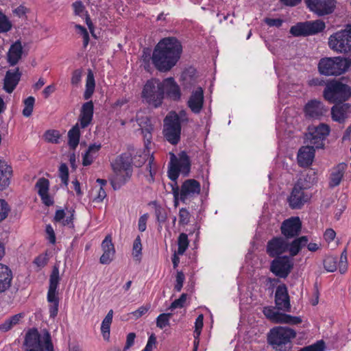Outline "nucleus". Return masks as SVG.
<instances>
[{"mask_svg": "<svg viewBox=\"0 0 351 351\" xmlns=\"http://www.w3.org/2000/svg\"><path fill=\"white\" fill-rule=\"evenodd\" d=\"M171 313H162L159 315L156 319L157 327L162 329L166 326H169V319L171 318Z\"/></svg>", "mask_w": 351, "mask_h": 351, "instance_id": "nucleus-50", "label": "nucleus"}, {"mask_svg": "<svg viewBox=\"0 0 351 351\" xmlns=\"http://www.w3.org/2000/svg\"><path fill=\"white\" fill-rule=\"evenodd\" d=\"M326 28V23L321 19L306 21L297 23L291 27L289 32L293 36H308L322 32Z\"/></svg>", "mask_w": 351, "mask_h": 351, "instance_id": "nucleus-7", "label": "nucleus"}, {"mask_svg": "<svg viewBox=\"0 0 351 351\" xmlns=\"http://www.w3.org/2000/svg\"><path fill=\"white\" fill-rule=\"evenodd\" d=\"M142 244L140 236H137L133 243V255L138 258L141 255Z\"/></svg>", "mask_w": 351, "mask_h": 351, "instance_id": "nucleus-58", "label": "nucleus"}, {"mask_svg": "<svg viewBox=\"0 0 351 351\" xmlns=\"http://www.w3.org/2000/svg\"><path fill=\"white\" fill-rule=\"evenodd\" d=\"M23 53V46L21 42L18 40L11 45L8 52V61L11 66H14L21 58Z\"/></svg>", "mask_w": 351, "mask_h": 351, "instance_id": "nucleus-30", "label": "nucleus"}, {"mask_svg": "<svg viewBox=\"0 0 351 351\" xmlns=\"http://www.w3.org/2000/svg\"><path fill=\"white\" fill-rule=\"evenodd\" d=\"M328 47L334 51L340 53H348L351 51V24L346 28L339 30L328 38Z\"/></svg>", "mask_w": 351, "mask_h": 351, "instance_id": "nucleus-5", "label": "nucleus"}, {"mask_svg": "<svg viewBox=\"0 0 351 351\" xmlns=\"http://www.w3.org/2000/svg\"><path fill=\"white\" fill-rule=\"evenodd\" d=\"M173 160H171L168 170V176L172 181L178 180L180 173L184 176H188L191 171V160L185 152H181L178 154V158L173 154Z\"/></svg>", "mask_w": 351, "mask_h": 351, "instance_id": "nucleus-8", "label": "nucleus"}, {"mask_svg": "<svg viewBox=\"0 0 351 351\" xmlns=\"http://www.w3.org/2000/svg\"><path fill=\"white\" fill-rule=\"evenodd\" d=\"M12 28V23L8 17L0 12V33H5Z\"/></svg>", "mask_w": 351, "mask_h": 351, "instance_id": "nucleus-51", "label": "nucleus"}, {"mask_svg": "<svg viewBox=\"0 0 351 351\" xmlns=\"http://www.w3.org/2000/svg\"><path fill=\"white\" fill-rule=\"evenodd\" d=\"M203 320L204 316L202 314L199 315L196 318L194 330V333L195 334V339H197L201 334V331L204 326Z\"/></svg>", "mask_w": 351, "mask_h": 351, "instance_id": "nucleus-56", "label": "nucleus"}, {"mask_svg": "<svg viewBox=\"0 0 351 351\" xmlns=\"http://www.w3.org/2000/svg\"><path fill=\"white\" fill-rule=\"evenodd\" d=\"M176 119H169L166 116L164 119L163 135L165 138L171 145H176L180 141L181 125L177 123Z\"/></svg>", "mask_w": 351, "mask_h": 351, "instance_id": "nucleus-13", "label": "nucleus"}, {"mask_svg": "<svg viewBox=\"0 0 351 351\" xmlns=\"http://www.w3.org/2000/svg\"><path fill=\"white\" fill-rule=\"evenodd\" d=\"M94 106L92 101L84 103L80 111V121L82 128H86L91 122L93 117Z\"/></svg>", "mask_w": 351, "mask_h": 351, "instance_id": "nucleus-28", "label": "nucleus"}, {"mask_svg": "<svg viewBox=\"0 0 351 351\" xmlns=\"http://www.w3.org/2000/svg\"><path fill=\"white\" fill-rule=\"evenodd\" d=\"M35 187L38 189V193L39 195H43V193H47L49 192V181L45 178H39L35 185Z\"/></svg>", "mask_w": 351, "mask_h": 351, "instance_id": "nucleus-47", "label": "nucleus"}, {"mask_svg": "<svg viewBox=\"0 0 351 351\" xmlns=\"http://www.w3.org/2000/svg\"><path fill=\"white\" fill-rule=\"evenodd\" d=\"M59 176L62 182L66 186L69 184V169L65 163H62L59 167Z\"/></svg>", "mask_w": 351, "mask_h": 351, "instance_id": "nucleus-54", "label": "nucleus"}, {"mask_svg": "<svg viewBox=\"0 0 351 351\" xmlns=\"http://www.w3.org/2000/svg\"><path fill=\"white\" fill-rule=\"evenodd\" d=\"M180 82L184 88L194 86L195 88H202L203 84H199L201 75L193 66L186 68L181 73Z\"/></svg>", "mask_w": 351, "mask_h": 351, "instance_id": "nucleus-17", "label": "nucleus"}, {"mask_svg": "<svg viewBox=\"0 0 351 351\" xmlns=\"http://www.w3.org/2000/svg\"><path fill=\"white\" fill-rule=\"evenodd\" d=\"M190 214L189 211L184 208H182L179 212V223L182 225H186L189 222Z\"/></svg>", "mask_w": 351, "mask_h": 351, "instance_id": "nucleus-59", "label": "nucleus"}, {"mask_svg": "<svg viewBox=\"0 0 351 351\" xmlns=\"http://www.w3.org/2000/svg\"><path fill=\"white\" fill-rule=\"evenodd\" d=\"M10 212V207L8 202L4 199H0V222L8 217Z\"/></svg>", "mask_w": 351, "mask_h": 351, "instance_id": "nucleus-53", "label": "nucleus"}, {"mask_svg": "<svg viewBox=\"0 0 351 351\" xmlns=\"http://www.w3.org/2000/svg\"><path fill=\"white\" fill-rule=\"evenodd\" d=\"M45 140L51 143L58 144L61 134L59 131L56 130H49L45 133Z\"/></svg>", "mask_w": 351, "mask_h": 351, "instance_id": "nucleus-48", "label": "nucleus"}, {"mask_svg": "<svg viewBox=\"0 0 351 351\" xmlns=\"http://www.w3.org/2000/svg\"><path fill=\"white\" fill-rule=\"evenodd\" d=\"M139 125L141 126V133L144 138L145 146L147 147L148 144L151 143L152 138V132L154 130L153 125L150 119L146 117L143 121L140 123Z\"/></svg>", "mask_w": 351, "mask_h": 351, "instance_id": "nucleus-35", "label": "nucleus"}, {"mask_svg": "<svg viewBox=\"0 0 351 351\" xmlns=\"http://www.w3.org/2000/svg\"><path fill=\"white\" fill-rule=\"evenodd\" d=\"M302 223L298 217H292L285 219L281 224L280 231L287 240L293 239L301 232Z\"/></svg>", "mask_w": 351, "mask_h": 351, "instance_id": "nucleus-14", "label": "nucleus"}, {"mask_svg": "<svg viewBox=\"0 0 351 351\" xmlns=\"http://www.w3.org/2000/svg\"><path fill=\"white\" fill-rule=\"evenodd\" d=\"M75 28L78 30V33L82 36L83 38V47L86 48L88 45L90 38L87 29L82 25L76 24Z\"/></svg>", "mask_w": 351, "mask_h": 351, "instance_id": "nucleus-55", "label": "nucleus"}, {"mask_svg": "<svg viewBox=\"0 0 351 351\" xmlns=\"http://www.w3.org/2000/svg\"><path fill=\"white\" fill-rule=\"evenodd\" d=\"M330 127L325 123L318 125H309L308 132L305 134V141L316 149H322L324 146V141L330 134Z\"/></svg>", "mask_w": 351, "mask_h": 351, "instance_id": "nucleus-9", "label": "nucleus"}, {"mask_svg": "<svg viewBox=\"0 0 351 351\" xmlns=\"http://www.w3.org/2000/svg\"><path fill=\"white\" fill-rule=\"evenodd\" d=\"M278 324H288L290 325H297L302 323L300 317L292 316L286 313H281Z\"/></svg>", "mask_w": 351, "mask_h": 351, "instance_id": "nucleus-43", "label": "nucleus"}, {"mask_svg": "<svg viewBox=\"0 0 351 351\" xmlns=\"http://www.w3.org/2000/svg\"><path fill=\"white\" fill-rule=\"evenodd\" d=\"M315 149L313 145L302 146L298 154V163L300 167H308L313 161L315 157Z\"/></svg>", "mask_w": 351, "mask_h": 351, "instance_id": "nucleus-24", "label": "nucleus"}, {"mask_svg": "<svg viewBox=\"0 0 351 351\" xmlns=\"http://www.w3.org/2000/svg\"><path fill=\"white\" fill-rule=\"evenodd\" d=\"M200 191L201 186L198 181L194 179L186 180L181 186L180 199L185 202L187 199L199 195Z\"/></svg>", "mask_w": 351, "mask_h": 351, "instance_id": "nucleus-19", "label": "nucleus"}, {"mask_svg": "<svg viewBox=\"0 0 351 351\" xmlns=\"http://www.w3.org/2000/svg\"><path fill=\"white\" fill-rule=\"evenodd\" d=\"M337 259L333 256H328L324 260V267L327 271L333 272L337 267Z\"/></svg>", "mask_w": 351, "mask_h": 351, "instance_id": "nucleus-49", "label": "nucleus"}, {"mask_svg": "<svg viewBox=\"0 0 351 351\" xmlns=\"http://www.w3.org/2000/svg\"><path fill=\"white\" fill-rule=\"evenodd\" d=\"M287 239L282 237H276L267 242L266 251L270 257L281 256L287 252Z\"/></svg>", "mask_w": 351, "mask_h": 351, "instance_id": "nucleus-16", "label": "nucleus"}, {"mask_svg": "<svg viewBox=\"0 0 351 351\" xmlns=\"http://www.w3.org/2000/svg\"><path fill=\"white\" fill-rule=\"evenodd\" d=\"M309 9L318 16H324L333 12L336 0H305Z\"/></svg>", "mask_w": 351, "mask_h": 351, "instance_id": "nucleus-15", "label": "nucleus"}, {"mask_svg": "<svg viewBox=\"0 0 351 351\" xmlns=\"http://www.w3.org/2000/svg\"><path fill=\"white\" fill-rule=\"evenodd\" d=\"M204 103L203 89H198L191 93L187 101V106L193 113L198 114L203 109Z\"/></svg>", "mask_w": 351, "mask_h": 351, "instance_id": "nucleus-23", "label": "nucleus"}, {"mask_svg": "<svg viewBox=\"0 0 351 351\" xmlns=\"http://www.w3.org/2000/svg\"><path fill=\"white\" fill-rule=\"evenodd\" d=\"M68 145L70 149L75 150L77 147L80 138V131L78 126V124L74 125L69 132H68Z\"/></svg>", "mask_w": 351, "mask_h": 351, "instance_id": "nucleus-37", "label": "nucleus"}, {"mask_svg": "<svg viewBox=\"0 0 351 351\" xmlns=\"http://www.w3.org/2000/svg\"><path fill=\"white\" fill-rule=\"evenodd\" d=\"M154 50L149 47H145L143 49L142 56L141 58V66L147 72H151L152 67L151 61L153 63Z\"/></svg>", "mask_w": 351, "mask_h": 351, "instance_id": "nucleus-36", "label": "nucleus"}, {"mask_svg": "<svg viewBox=\"0 0 351 351\" xmlns=\"http://www.w3.org/2000/svg\"><path fill=\"white\" fill-rule=\"evenodd\" d=\"M347 165L341 162L335 166L330 175L328 186L331 189L340 184L346 169Z\"/></svg>", "mask_w": 351, "mask_h": 351, "instance_id": "nucleus-27", "label": "nucleus"}, {"mask_svg": "<svg viewBox=\"0 0 351 351\" xmlns=\"http://www.w3.org/2000/svg\"><path fill=\"white\" fill-rule=\"evenodd\" d=\"M143 88H180L173 77H170L162 82L156 78L147 80Z\"/></svg>", "mask_w": 351, "mask_h": 351, "instance_id": "nucleus-31", "label": "nucleus"}, {"mask_svg": "<svg viewBox=\"0 0 351 351\" xmlns=\"http://www.w3.org/2000/svg\"><path fill=\"white\" fill-rule=\"evenodd\" d=\"M350 108L349 104H343L341 105H335L331 108L332 119L335 121L340 123H343L347 117L346 114Z\"/></svg>", "mask_w": 351, "mask_h": 351, "instance_id": "nucleus-33", "label": "nucleus"}, {"mask_svg": "<svg viewBox=\"0 0 351 351\" xmlns=\"http://www.w3.org/2000/svg\"><path fill=\"white\" fill-rule=\"evenodd\" d=\"M166 94L167 97L173 101H178L181 97L180 89H167Z\"/></svg>", "mask_w": 351, "mask_h": 351, "instance_id": "nucleus-60", "label": "nucleus"}, {"mask_svg": "<svg viewBox=\"0 0 351 351\" xmlns=\"http://www.w3.org/2000/svg\"><path fill=\"white\" fill-rule=\"evenodd\" d=\"M270 271L277 277L286 278L293 267V260L287 256L274 257Z\"/></svg>", "mask_w": 351, "mask_h": 351, "instance_id": "nucleus-12", "label": "nucleus"}, {"mask_svg": "<svg viewBox=\"0 0 351 351\" xmlns=\"http://www.w3.org/2000/svg\"><path fill=\"white\" fill-rule=\"evenodd\" d=\"M132 162V154L125 152L119 156L112 163L115 176L110 180V184L114 190L119 189L131 177Z\"/></svg>", "mask_w": 351, "mask_h": 351, "instance_id": "nucleus-2", "label": "nucleus"}, {"mask_svg": "<svg viewBox=\"0 0 351 351\" xmlns=\"http://www.w3.org/2000/svg\"><path fill=\"white\" fill-rule=\"evenodd\" d=\"M164 90L165 89H143L141 96L147 104L157 108L162 104L165 93Z\"/></svg>", "mask_w": 351, "mask_h": 351, "instance_id": "nucleus-20", "label": "nucleus"}, {"mask_svg": "<svg viewBox=\"0 0 351 351\" xmlns=\"http://www.w3.org/2000/svg\"><path fill=\"white\" fill-rule=\"evenodd\" d=\"M178 244V254L182 255L185 252L189 246V239L186 234L181 233L179 235Z\"/></svg>", "mask_w": 351, "mask_h": 351, "instance_id": "nucleus-45", "label": "nucleus"}, {"mask_svg": "<svg viewBox=\"0 0 351 351\" xmlns=\"http://www.w3.org/2000/svg\"><path fill=\"white\" fill-rule=\"evenodd\" d=\"M351 96V89H324V97L331 104L342 103Z\"/></svg>", "mask_w": 351, "mask_h": 351, "instance_id": "nucleus-21", "label": "nucleus"}, {"mask_svg": "<svg viewBox=\"0 0 351 351\" xmlns=\"http://www.w3.org/2000/svg\"><path fill=\"white\" fill-rule=\"evenodd\" d=\"M308 238L306 236L296 237L291 241L287 240V252L291 257L296 256L303 247L307 245Z\"/></svg>", "mask_w": 351, "mask_h": 351, "instance_id": "nucleus-26", "label": "nucleus"}, {"mask_svg": "<svg viewBox=\"0 0 351 351\" xmlns=\"http://www.w3.org/2000/svg\"><path fill=\"white\" fill-rule=\"evenodd\" d=\"M184 275L182 271H178L176 275V284L174 289L176 291H180L184 281Z\"/></svg>", "mask_w": 351, "mask_h": 351, "instance_id": "nucleus-62", "label": "nucleus"}, {"mask_svg": "<svg viewBox=\"0 0 351 351\" xmlns=\"http://www.w3.org/2000/svg\"><path fill=\"white\" fill-rule=\"evenodd\" d=\"M156 343V337L154 334H152L147 341L145 348L142 351H152L153 347Z\"/></svg>", "mask_w": 351, "mask_h": 351, "instance_id": "nucleus-64", "label": "nucleus"}, {"mask_svg": "<svg viewBox=\"0 0 351 351\" xmlns=\"http://www.w3.org/2000/svg\"><path fill=\"white\" fill-rule=\"evenodd\" d=\"M152 204L155 206V215L157 221L160 223H164L167 218V214L165 209L161 206L158 205L156 202H152Z\"/></svg>", "mask_w": 351, "mask_h": 351, "instance_id": "nucleus-46", "label": "nucleus"}, {"mask_svg": "<svg viewBox=\"0 0 351 351\" xmlns=\"http://www.w3.org/2000/svg\"><path fill=\"white\" fill-rule=\"evenodd\" d=\"M149 308H150L149 304H147L145 306H141L136 311L132 312L131 314L133 315L136 319H138L141 317H142L143 315L147 313Z\"/></svg>", "mask_w": 351, "mask_h": 351, "instance_id": "nucleus-61", "label": "nucleus"}, {"mask_svg": "<svg viewBox=\"0 0 351 351\" xmlns=\"http://www.w3.org/2000/svg\"><path fill=\"white\" fill-rule=\"evenodd\" d=\"M349 66V61L340 57L322 58L318 64L319 71L325 75H339Z\"/></svg>", "mask_w": 351, "mask_h": 351, "instance_id": "nucleus-6", "label": "nucleus"}, {"mask_svg": "<svg viewBox=\"0 0 351 351\" xmlns=\"http://www.w3.org/2000/svg\"><path fill=\"white\" fill-rule=\"evenodd\" d=\"M182 46L176 37L161 39L154 47L153 65L160 72H168L181 57Z\"/></svg>", "mask_w": 351, "mask_h": 351, "instance_id": "nucleus-1", "label": "nucleus"}, {"mask_svg": "<svg viewBox=\"0 0 351 351\" xmlns=\"http://www.w3.org/2000/svg\"><path fill=\"white\" fill-rule=\"evenodd\" d=\"M12 272L5 265L0 263V293L5 292L11 286Z\"/></svg>", "mask_w": 351, "mask_h": 351, "instance_id": "nucleus-29", "label": "nucleus"}, {"mask_svg": "<svg viewBox=\"0 0 351 351\" xmlns=\"http://www.w3.org/2000/svg\"><path fill=\"white\" fill-rule=\"evenodd\" d=\"M328 110L322 102L316 99L309 101L304 107V111L307 116L319 119L322 117L326 115Z\"/></svg>", "mask_w": 351, "mask_h": 351, "instance_id": "nucleus-22", "label": "nucleus"}, {"mask_svg": "<svg viewBox=\"0 0 351 351\" xmlns=\"http://www.w3.org/2000/svg\"><path fill=\"white\" fill-rule=\"evenodd\" d=\"M265 316L274 323L278 324L281 313L276 311L274 306H265L263 311Z\"/></svg>", "mask_w": 351, "mask_h": 351, "instance_id": "nucleus-40", "label": "nucleus"}, {"mask_svg": "<svg viewBox=\"0 0 351 351\" xmlns=\"http://www.w3.org/2000/svg\"><path fill=\"white\" fill-rule=\"evenodd\" d=\"M12 173V167L6 162L0 160V191L8 186Z\"/></svg>", "mask_w": 351, "mask_h": 351, "instance_id": "nucleus-32", "label": "nucleus"}, {"mask_svg": "<svg viewBox=\"0 0 351 351\" xmlns=\"http://www.w3.org/2000/svg\"><path fill=\"white\" fill-rule=\"evenodd\" d=\"M296 336L295 330L289 327L277 326L267 334V343L276 351H289L292 348L291 339Z\"/></svg>", "mask_w": 351, "mask_h": 351, "instance_id": "nucleus-3", "label": "nucleus"}, {"mask_svg": "<svg viewBox=\"0 0 351 351\" xmlns=\"http://www.w3.org/2000/svg\"><path fill=\"white\" fill-rule=\"evenodd\" d=\"M23 317L24 315L23 313H18L6 319L3 323L0 324V331L3 332L9 331L14 326L19 324Z\"/></svg>", "mask_w": 351, "mask_h": 351, "instance_id": "nucleus-38", "label": "nucleus"}, {"mask_svg": "<svg viewBox=\"0 0 351 351\" xmlns=\"http://www.w3.org/2000/svg\"><path fill=\"white\" fill-rule=\"evenodd\" d=\"M35 103V99L32 96H29L23 101L24 108L23 110V115L25 117H29L32 115L34 106Z\"/></svg>", "mask_w": 351, "mask_h": 351, "instance_id": "nucleus-44", "label": "nucleus"}, {"mask_svg": "<svg viewBox=\"0 0 351 351\" xmlns=\"http://www.w3.org/2000/svg\"><path fill=\"white\" fill-rule=\"evenodd\" d=\"M167 117H168V119L177 118V123H179L180 125L184 123H186L189 121L188 113L185 110H182L179 111L178 113L176 112H170ZM175 121H176V120Z\"/></svg>", "mask_w": 351, "mask_h": 351, "instance_id": "nucleus-42", "label": "nucleus"}, {"mask_svg": "<svg viewBox=\"0 0 351 351\" xmlns=\"http://www.w3.org/2000/svg\"><path fill=\"white\" fill-rule=\"evenodd\" d=\"M60 282L59 269L54 266L49 278V286L47 292V301L50 303L49 311L50 317L57 316L59 306V298L57 296V288Z\"/></svg>", "mask_w": 351, "mask_h": 351, "instance_id": "nucleus-10", "label": "nucleus"}, {"mask_svg": "<svg viewBox=\"0 0 351 351\" xmlns=\"http://www.w3.org/2000/svg\"><path fill=\"white\" fill-rule=\"evenodd\" d=\"M325 343L323 340L317 341L316 343L304 347L298 351H324L325 350Z\"/></svg>", "mask_w": 351, "mask_h": 351, "instance_id": "nucleus-52", "label": "nucleus"}, {"mask_svg": "<svg viewBox=\"0 0 351 351\" xmlns=\"http://www.w3.org/2000/svg\"><path fill=\"white\" fill-rule=\"evenodd\" d=\"M23 344L26 351H53L50 333L46 330L42 340L40 334L35 328L26 332Z\"/></svg>", "mask_w": 351, "mask_h": 351, "instance_id": "nucleus-4", "label": "nucleus"}, {"mask_svg": "<svg viewBox=\"0 0 351 351\" xmlns=\"http://www.w3.org/2000/svg\"><path fill=\"white\" fill-rule=\"evenodd\" d=\"M101 247L104 251L100 257L99 261L101 264L108 265L112 261L115 254V249L112 241V237L108 234L101 243Z\"/></svg>", "mask_w": 351, "mask_h": 351, "instance_id": "nucleus-25", "label": "nucleus"}, {"mask_svg": "<svg viewBox=\"0 0 351 351\" xmlns=\"http://www.w3.org/2000/svg\"><path fill=\"white\" fill-rule=\"evenodd\" d=\"M21 73L18 68L14 71H8L4 78L3 88H15L21 79Z\"/></svg>", "mask_w": 351, "mask_h": 351, "instance_id": "nucleus-34", "label": "nucleus"}, {"mask_svg": "<svg viewBox=\"0 0 351 351\" xmlns=\"http://www.w3.org/2000/svg\"><path fill=\"white\" fill-rule=\"evenodd\" d=\"M265 22L270 27H280L282 25L283 21L280 19L265 18Z\"/></svg>", "mask_w": 351, "mask_h": 351, "instance_id": "nucleus-63", "label": "nucleus"}, {"mask_svg": "<svg viewBox=\"0 0 351 351\" xmlns=\"http://www.w3.org/2000/svg\"><path fill=\"white\" fill-rule=\"evenodd\" d=\"M306 188L304 186V181L298 180L294 184L291 195L288 197L289 206L292 209H300L311 198V195L305 192Z\"/></svg>", "mask_w": 351, "mask_h": 351, "instance_id": "nucleus-11", "label": "nucleus"}, {"mask_svg": "<svg viewBox=\"0 0 351 351\" xmlns=\"http://www.w3.org/2000/svg\"><path fill=\"white\" fill-rule=\"evenodd\" d=\"M187 295L186 293H182L180 297L175 300L170 305L169 309L173 310L177 308H182L184 306V303L186 300Z\"/></svg>", "mask_w": 351, "mask_h": 351, "instance_id": "nucleus-57", "label": "nucleus"}, {"mask_svg": "<svg viewBox=\"0 0 351 351\" xmlns=\"http://www.w3.org/2000/svg\"><path fill=\"white\" fill-rule=\"evenodd\" d=\"M348 82V78L346 77H341L339 79L328 80L326 88H350Z\"/></svg>", "mask_w": 351, "mask_h": 351, "instance_id": "nucleus-41", "label": "nucleus"}, {"mask_svg": "<svg viewBox=\"0 0 351 351\" xmlns=\"http://www.w3.org/2000/svg\"><path fill=\"white\" fill-rule=\"evenodd\" d=\"M275 304L278 310L285 312L291 311L290 299L285 284L277 287L275 293Z\"/></svg>", "mask_w": 351, "mask_h": 351, "instance_id": "nucleus-18", "label": "nucleus"}, {"mask_svg": "<svg viewBox=\"0 0 351 351\" xmlns=\"http://www.w3.org/2000/svg\"><path fill=\"white\" fill-rule=\"evenodd\" d=\"M113 311H108L101 323V330L104 339H108L110 337V328L112 322Z\"/></svg>", "mask_w": 351, "mask_h": 351, "instance_id": "nucleus-39", "label": "nucleus"}]
</instances>
